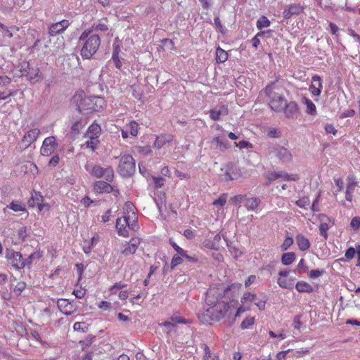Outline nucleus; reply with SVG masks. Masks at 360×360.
<instances>
[{
	"instance_id": "1",
	"label": "nucleus",
	"mask_w": 360,
	"mask_h": 360,
	"mask_svg": "<svg viewBox=\"0 0 360 360\" xmlns=\"http://www.w3.org/2000/svg\"><path fill=\"white\" fill-rule=\"evenodd\" d=\"M240 283L225 285L223 283H215L210 285L206 292L205 304L201 313L198 314V319L202 323H210L218 321L226 316L229 309L227 302L223 297L231 290H238Z\"/></svg>"
},
{
	"instance_id": "2",
	"label": "nucleus",
	"mask_w": 360,
	"mask_h": 360,
	"mask_svg": "<svg viewBox=\"0 0 360 360\" xmlns=\"http://www.w3.org/2000/svg\"><path fill=\"white\" fill-rule=\"evenodd\" d=\"M81 45L80 55L83 59H91L97 53L101 46V37L92 34L91 30H84L79 37Z\"/></svg>"
},
{
	"instance_id": "3",
	"label": "nucleus",
	"mask_w": 360,
	"mask_h": 360,
	"mask_svg": "<svg viewBox=\"0 0 360 360\" xmlns=\"http://www.w3.org/2000/svg\"><path fill=\"white\" fill-rule=\"evenodd\" d=\"M276 84L271 83L264 89L266 96L269 98V105L274 112H281L285 103V98L282 94L275 91Z\"/></svg>"
},
{
	"instance_id": "4",
	"label": "nucleus",
	"mask_w": 360,
	"mask_h": 360,
	"mask_svg": "<svg viewBox=\"0 0 360 360\" xmlns=\"http://www.w3.org/2000/svg\"><path fill=\"white\" fill-rule=\"evenodd\" d=\"M105 105V101L100 96L84 97L81 99L77 106L80 112H99Z\"/></svg>"
},
{
	"instance_id": "5",
	"label": "nucleus",
	"mask_w": 360,
	"mask_h": 360,
	"mask_svg": "<svg viewBox=\"0 0 360 360\" xmlns=\"http://www.w3.org/2000/svg\"><path fill=\"white\" fill-rule=\"evenodd\" d=\"M267 153L270 158L275 157L283 163H288L292 161V155L289 149L278 144H271L267 148Z\"/></svg>"
},
{
	"instance_id": "6",
	"label": "nucleus",
	"mask_w": 360,
	"mask_h": 360,
	"mask_svg": "<svg viewBox=\"0 0 360 360\" xmlns=\"http://www.w3.org/2000/svg\"><path fill=\"white\" fill-rule=\"evenodd\" d=\"M85 169L93 177L97 179L104 178L107 181H112L114 179L115 173L111 166H107V167L103 168L99 165H91L87 164L85 165Z\"/></svg>"
},
{
	"instance_id": "7",
	"label": "nucleus",
	"mask_w": 360,
	"mask_h": 360,
	"mask_svg": "<svg viewBox=\"0 0 360 360\" xmlns=\"http://www.w3.org/2000/svg\"><path fill=\"white\" fill-rule=\"evenodd\" d=\"M136 170V164L133 157L130 155L122 156L118 166V172L122 176H130Z\"/></svg>"
},
{
	"instance_id": "8",
	"label": "nucleus",
	"mask_w": 360,
	"mask_h": 360,
	"mask_svg": "<svg viewBox=\"0 0 360 360\" xmlns=\"http://www.w3.org/2000/svg\"><path fill=\"white\" fill-rule=\"evenodd\" d=\"M18 32L19 27L16 26H13L11 27H6V29H4L3 32L4 41L6 42L5 44L11 45V49L13 51L18 49V47L21 46L20 43L18 41V39L20 38L19 35L17 34V32Z\"/></svg>"
},
{
	"instance_id": "9",
	"label": "nucleus",
	"mask_w": 360,
	"mask_h": 360,
	"mask_svg": "<svg viewBox=\"0 0 360 360\" xmlns=\"http://www.w3.org/2000/svg\"><path fill=\"white\" fill-rule=\"evenodd\" d=\"M135 210L134 205L130 202H127L123 207V217L131 221L129 225L133 231H137L139 228L137 221V213Z\"/></svg>"
},
{
	"instance_id": "10",
	"label": "nucleus",
	"mask_w": 360,
	"mask_h": 360,
	"mask_svg": "<svg viewBox=\"0 0 360 360\" xmlns=\"http://www.w3.org/2000/svg\"><path fill=\"white\" fill-rule=\"evenodd\" d=\"M221 172L223 173L221 174V176L225 181H233L241 176L239 166L233 163L225 165L224 167L221 169Z\"/></svg>"
},
{
	"instance_id": "11",
	"label": "nucleus",
	"mask_w": 360,
	"mask_h": 360,
	"mask_svg": "<svg viewBox=\"0 0 360 360\" xmlns=\"http://www.w3.org/2000/svg\"><path fill=\"white\" fill-rule=\"evenodd\" d=\"M290 271L287 269L281 270L277 278L278 285L283 289L291 290L294 285L295 278L289 277Z\"/></svg>"
},
{
	"instance_id": "12",
	"label": "nucleus",
	"mask_w": 360,
	"mask_h": 360,
	"mask_svg": "<svg viewBox=\"0 0 360 360\" xmlns=\"http://www.w3.org/2000/svg\"><path fill=\"white\" fill-rule=\"evenodd\" d=\"M58 146L56 138L55 136H49L44 139L40 153L43 156H50L56 150Z\"/></svg>"
},
{
	"instance_id": "13",
	"label": "nucleus",
	"mask_w": 360,
	"mask_h": 360,
	"mask_svg": "<svg viewBox=\"0 0 360 360\" xmlns=\"http://www.w3.org/2000/svg\"><path fill=\"white\" fill-rule=\"evenodd\" d=\"M266 179L269 183H271L276 179H281L283 181H297L299 179V176L295 174H288L287 172H271L266 174Z\"/></svg>"
},
{
	"instance_id": "14",
	"label": "nucleus",
	"mask_w": 360,
	"mask_h": 360,
	"mask_svg": "<svg viewBox=\"0 0 360 360\" xmlns=\"http://www.w3.org/2000/svg\"><path fill=\"white\" fill-rule=\"evenodd\" d=\"M57 307L65 315H71L78 309L77 305L73 301L71 302L67 299H58L57 300Z\"/></svg>"
},
{
	"instance_id": "15",
	"label": "nucleus",
	"mask_w": 360,
	"mask_h": 360,
	"mask_svg": "<svg viewBox=\"0 0 360 360\" xmlns=\"http://www.w3.org/2000/svg\"><path fill=\"white\" fill-rule=\"evenodd\" d=\"M6 258L15 269H22L25 266V262L22 259L21 254L19 252H15L13 250L7 251Z\"/></svg>"
},
{
	"instance_id": "16",
	"label": "nucleus",
	"mask_w": 360,
	"mask_h": 360,
	"mask_svg": "<svg viewBox=\"0 0 360 360\" xmlns=\"http://www.w3.org/2000/svg\"><path fill=\"white\" fill-rule=\"evenodd\" d=\"M70 22L68 20H61L56 22H53L49 27V33L50 36H56L65 32L68 27L70 26Z\"/></svg>"
},
{
	"instance_id": "17",
	"label": "nucleus",
	"mask_w": 360,
	"mask_h": 360,
	"mask_svg": "<svg viewBox=\"0 0 360 360\" xmlns=\"http://www.w3.org/2000/svg\"><path fill=\"white\" fill-rule=\"evenodd\" d=\"M131 221L126 217H122V218H118L116 221V229L117 230V233L123 237H128L129 234V229H131L130 226Z\"/></svg>"
},
{
	"instance_id": "18",
	"label": "nucleus",
	"mask_w": 360,
	"mask_h": 360,
	"mask_svg": "<svg viewBox=\"0 0 360 360\" xmlns=\"http://www.w3.org/2000/svg\"><path fill=\"white\" fill-rule=\"evenodd\" d=\"M28 205L31 207L37 206L39 210L43 211L44 210H49V206L47 204L43 203V196L40 193L33 192L31 198L28 200Z\"/></svg>"
},
{
	"instance_id": "19",
	"label": "nucleus",
	"mask_w": 360,
	"mask_h": 360,
	"mask_svg": "<svg viewBox=\"0 0 360 360\" xmlns=\"http://www.w3.org/2000/svg\"><path fill=\"white\" fill-rule=\"evenodd\" d=\"M139 245V238H132L129 243L122 245V254L127 257V255L135 253Z\"/></svg>"
},
{
	"instance_id": "20",
	"label": "nucleus",
	"mask_w": 360,
	"mask_h": 360,
	"mask_svg": "<svg viewBox=\"0 0 360 360\" xmlns=\"http://www.w3.org/2000/svg\"><path fill=\"white\" fill-rule=\"evenodd\" d=\"M27 74L26 77L27 79L32 83L34 84L36 82H38L42 79V75L40 72V69L37 67H32L30 66L29 64H27Z\"/></svg>"
},
{
	"instance_id": "21",
	"label": "nucleus",
	"mask_w": 360,
	"mask_h": 360,
	"mask_svg": "<svg viewBox=\"0 0 360 360\" xmlns=\"http://www.w3.org/2000/svg\"><path fill=\"white\" fill-rule=\"evenodd\" d=\"M323 88L322 81L319 75L312 76V84L309 86V90L314 96H320Z\"/></svg>"
},
{
	"instance_id": "22",
	"label": "nucleus",
	"mask_w": 360,
	"mask_h": 360,
	"mask_svg": "<svg viewBox=\"0 0 360 360\" xmlns=\"http://www.w3.org/2000/svg\"><path fill=\"white\" fill-rule=\"evenodd\" d=\"M298 105L295 101H290L289 103H287L285 101V103L283 108L285 117L288 118L295 117L298 112Z\"/></svg>"
},
{
	"instance_id": "23",
	"label": "nucleus",
	"mask_w": 360,
	"mask_h": 360,
	"mask_svg": "<svg viewBox=\"0 0 360 360\" xmlns=\"http://www.w3.org/2000/svg\"><path fill=\"white\" fill-rule=\"evenodd\" d=\"M121 46H122V43L119 40V38H117V37L115 38V41L113 44V51H112V59L115 62V67L119 69L121 68L122 66V62L119 57V54L121 51Z\"/></svg>"
},
{
	"instance_id": "24",
	"label": "nucleus",
	"mask_w": 360,
	"mask_h": 360,
	"mask_svg": "<svg viewBox=\"0 0 360 360\" xmlns=\"http://www.w3.org/2000/svg\"><path fill=\"white\" fill-rule=\"evenodd\" d=\"M41 133L40 129L34 128L27 131L22 138V142L27 147L31 145L34 141L37 139Z\"/></svg>"
},
{
	"instance_id": "25",
	"label": "nucleus",
	"mask_w": 360,
	"mask_h": 360,
	"mask_svg": "<svg viewBox=\"0 0 360 360\" xmlns=\"http://www.w3.org/2000/svg\"><path fill=\"white\" fill-rule=\"evenodd\" d=\"M173 139L174 136L170 135V134H160L155 138V140L153 143V146L157 149H160L165 146L167 143L172 141Z\"/></svg>"
},
{
	"instance_id": "26",
	"label": "nucleus",
	"mask_w": 360,
	"mask_h": 360,
	"mask_svg": "<svg viewBox=\"0 0 360 360\" xmlns=\"http://www.w3.org/2000/svg\"><path fill=\"white\" fill-rule=\"evenodd\" d=\"M108 20L105 18L94 21L91 27L87 28V30H91V33L93 32H108Z\"/></svg>"
},
{
	"instance_id": "27",
	"label": "nucleus",
	"mask_w": 360,
	"mask_h": 360,
	"mask_svg": "<svg viewBox=\"0 0 360 360\" xmlns=\"http://www.w3.org/2000/svg\"><path fill=\"white\" fill-rule=\"evenodd\" d=\"M248 297H252V302L259 309L264 310L265 309L267 297L264 293H261L259 295L252 293L251 295H248Z\"/></svg>"
},
{
	"instance_id": "28",
	"label": "nucleus",
	"mask_w": 360,
	"mask_h": 360,
	"mask_svg": "<svg viewBox=\"0 0 360 360\" xmlns=\"http://www.w3.org/2000/svg\"><path fill=\"white\" fill-rule=\"evenodd\" d=\"M112 190V187L109 183L105 181H97L94 185V191L98 193H109Z\"/></svg>"
},
{
	"instance_id": "29",
	"label": "nucleus",
	"mask_w": 360,
	"mask_h": 360,
	"mask_svg": "<svg viewBox=\"0 0 360 360\" xmlns=\"http://www.w3.org/2000/svg\"><path fill=\"white\" fill-rule=\"evenodd\" d=\"M228 114V108L226 106L214 108L210 111V117L214 121L219 120L221 116Z\"/></svg>"
},
{
	"instance_id": "30",
	"label": "nucleus",
	"mask_w": 360,
	"mask_h": 360,
	"mask_svg": "<svg viewBox=\"0 0 360 360\" xmlns=\"http://www.w3.org/2000/svg\"><path fill=\"white\" fill-rule=\"evenodd\" d=\"M169 243L176 251V254L180 255L181 257L186 258L189 262H193L196 260L194 257L188 256L187 251L181 248L179 245H177L173 239H172V238L169 240Z\"/></svg>"
},
{
	"instance_id": "31",
	"label": "nucleus",
	"mask_w": 360,
	"mask_h": 360,
	"mask_svg": "<svg viewBox=\"0 0 360 360\" xmlns=\"http://www.w3.org/2000/svg\"><path fill=\"white\" fill-rule=\"evenodd\" d=\"M298 249L301 251H306L310 248L311 243L305 236L298 234L295 238Z\"/></svg>"
},
{
	"instance_id": "32",
	"label": "nucleus",
	"mask_w": 360,
	"mask_h": 360,
	"mask_svg": "<svg viewBox=\"0 0 360 360\" xmlns=\"http://www.w3.org/2000/svg\"><path fill=\"white\" fill-rule=\"evenodd\" d=\"M301 11V7L299 4H290L288 7L283 11V16L285 19L290 18L292 15L298 14Z\"/></svg>"
},
{
	"instance_id": "33",
	"label": "nucleus",
	"mask_w": 360,
	"mask_h": 360,
	"mask_svg": "<svg viewBox=\"0 0 360 360\" xmlns=\"http://www.w3.org/2000/svg\"><path fill=\"white\" fill-rule=\"evenodd\" d=\"M302 102L304 103L306 106L305 112L307 115L311 116H316L317 115V109L314 103L309 98L306 97H303L302 98Z\"/></svg>"
},
{
	"instance_id": "34",
	"label": "nucleus",
	"mask_w": 360,
	"mask_h": 360,
	"mask_svg": "<svg viewBox=\"0 0 360 360\" xmlns=\"http://www.w3.org/2000/svg\"><path fill=\"white\" fill-rule=\"evenodd\" d=\"M260 202L258 198H248L245 199V206L248 210L255 211Z\"/></svg>"
},
{
	"instance_id": "35",
	"label": "nucleus",
	"mask_w": 360,
	"mask_h": 360,
	"mask_svg": "<svg viewBox=\"0 0 360 360\" xmlns=\"http://www.w3.org/2000/svg\"><path fill=\"white\" fill-rule=\"evenodd\" d=\"M295 288L299 292H312L314 290L312 285L306 281H298Z\"/></svg>"
},
{
	"instance_id": "36",
	"label": "nucleus",
	"mask_w": 360,
	"mask_h": 360,
	"mask_svg": "<svg viewBox=\"0 0 360 360\" xmlns=\"http://www.w3.org/2000/svg\"><path fill=\"white\" fill-rule=\"evenodd\" d=\"M295 253L293 252H288L282 254L281 263L284 266H289L295 260Z\"/></svg>"
},
{
	"instance_id": "37",
	"label": "nucleus",
	"mask_w": 360,
	"mask_h": 360,
	"mask_svg": "<svg viewBox=\"0 0 360 360\" xmlns=\"http://www.w3.org/2000/svg\"><path fill=\"white\" fill-rule=\"evenodd\" d=\"M101 134V126L98 124H93L89 127L86 136L98 138Z\"/></svg>"
},
{
	"instance_id": "38",
	"label": "nucleus",
	"mask_w": 360,
	"mask_h": 360,
	"mask_svg": "<svg viewBox=\"0 0 360 360\" xmlns=\"http://www.w3.org/2000/svg\"><path fill=\"white\" fill-rule=\"evenodd\" d=\"M347 190H349L350 192L354 193L356 187L357 186L358 182L356 181V178L354 174H349L347 179Z\"/></svg>"
},
{
	"instance_id": "39",
	"label": "nucleus",
	"mask_w": 360,
	"mask_h": 360,
	"mask_svg": "<svg viewBox=\"0 0 360 360\" xmlns=\"http://www.w3.org/2000/svg\"><path fill=\"white\" fill-rule=\"evenodd\" d=\"M228 59V53L225 50L218 46L216 50L217 63H224Z\"/></svg>"
},
{
	"instance_id": "40",
	"label": "nucleus",
	"mask_w": 360,
	"mask_h": 360,
	"mask_svg": "<svg viewBox=\"0 0 360 360\" xmlns=\"http://www.w3.org/2000/svg\"><path fill=\"white\" fill-rule=\"evenodd\" d=\"M271 25V22L266 16L260 17L256 22V27L259 30L269 27Z\"/></svg>"
},
{
	"instance_id": "41",
	"label": "nucleus",
	"mask_w": 360,
	"mask_h": 360,
	"mask_svg": "<svg viewBox=\"0 0 360 360\" xmlns=\"http://www.w3.org/2000/svg\"><path fill=\"white\" fill-rule=\"evenodd\" d=\"M86 122L83 120H79L75 122L72 124L71 126V133L74 134H79L80 130L84 128V127L86 125Z\"/></svg>"
},
{
	"instance_id": "42",
	"label": "nucleus",
	"mask_w": 360,
	"mask_h": 360,
	"mask_svg": "<svg viewBox=\"0 0 360 360\" xmlns=\"http://www.w3.org/2000/svg\"><path fill=\"white\" fill-rule=\"evenodd\" d=\"M255 323V318L254 316H247L244 321H242L240 323V328L242 330H247L249 329L250 327L253 326Z\"/></svg>"
},
{
	"instance_id": "43",
	"label": "nucleus",
	"mask_w": 360,
	"mask_h": 360,
	"mask_svg": "<svg viewBox=\"0 0 360 360\" xmlns=\"http://www.w3.org/2000/svg\"><path fill=\"white\" fill-rule=\"evenodd\" d=\"M129 134L131 136L136 137L138 135L139 124L135 121H131L127 124Z\"/></svg>"
},
{
	"instance_id": "44",
	"label": "nucleus",
	"mask_w": 360,
	"mask_h": 360,
	"mask_svg": "<svg viewBox=\"0 0 360 360\" xmlns=\"http://www.w3.org/2000/svg\"><path fill=\"white\" fill-rule=\"evenodd\" d=\"M171 321L173 322V323H184V324H187V323H191V321H189V320H186L185 319L184 317H183L182 316H181L178 313H175V314H173L170 318Z\"/></svg>"
},
{
	"instance_id": "45",
	"label": "nucleus",
	"mask_w": 360,
	"mask_h": 360,
	"mask_svg": "<svg viewBox=\"0 0 360 360\" xmlns=\"http://www.w3.org/2000/svg\"><path fill=\"white\" fill-rule=\"evenodd\" d=\"M86 137L88 138V140L86 141V147L94 150L98 144V139L96 137L92 136Z\"/></svg>"
},
{
	"instance_id": "46",
	"label": "nucleus",
	"mask_w": 360,
	"mask_h": 360,
	"mask_svg": "<svg viewBox=\"0 0 360 360\" xmlns=\"http://www.w3.org/2000/svg\"><path fill=\"white\" fill-rule=\"evenodd\" d=\"M330 225L328 224L326 221L321 222L319 225V233L321 236H323L325 238H327L328 234L327 231L330 229Z\"/></svg>"
},
{
	"instance_id": "47",
	"label": "nucleus",
	"mask_w": 360,
	"mask_h": 360,
	"mask_svg": "<svg viewBox=\"0 0 360 360\" xmlns=\"http://www.w3.org/2000/svg\"><path fill=\"white\" fill-rule=\"evenodd\" d=\"M126 286H127V284L124 283H122V282L115 283L110 288V292L112 294H116L119 290H122L123 288H124Z\"/></svg>"
},
{
	"instance_id": "48",
	"label": "nucleus",
	"mask_w": 360,
	"mask_h": 360,
	"mask_svg": "<svg viewBox=\"0 0 360 360\" xmlns=\"http://www.w3.org/2000/svg\"><path fill=\"white\" fill-rule=\"evenodd\" d=\"M75 331L86 332L88 330V326L85 322H76L73 325Z\"/></svg>"
},
{
	"instance_id": "49",
	"label": "nucleus",
	"mask_w": 360,
	"mask_h": 360,
	"mask_svg": "<svg viewBox=\"0 0 360 360\" xmlns=\"http://www.w3.org/2000/svg\"><path fill=\"white\" fill-rule=\"evenodd\" d=\"M9 209L14 212L25 211V207L18 202H11L7 206Z\"/></svg>"
},
{
	"instance_id": "50",
	"label": "nucleus",
	"mask_w": 360,
	"mask_h": 360,
	"mask_svg": "<svg viewBox=\"0 0 360 360\" xmlns=\"http://www.w3.org/2000/svg\"><path fill=\"white\" fill-rule=\"evenodd\" d=\"M136 150L139 154L148 155L152 153V148L150 146H137Z\"/></svg>"
},
{
	"instance_id": "51",
	"label": "nucleus",
	"mask_w": 360,
	"mask_h": 360,
	"mask_svg": "<svg viewBox=\"0 0 360 360\" xmlns=\"http://www.w3.org/2000/svg\"><path fill=\"white\" fill-rule=\"evenodd\" d=\"M296 205L300 207H303L304 209H307V207L310 204V200L309 197H303L300 198L297 201H296Z\"/></svg>"
},
{
	"instance_id": "52",
	"label": "nucleus",
	"mask_w": 360,
	"mask_h": 360,
	"mask_svg": "<svg viewBox=\"0 0 360 360\" xmlns=\"http://www.w3.org/2000/svg\"><path fill=\"white\" fill-rule=\"evenodd\" d=\"M248 295H252L251 292H245L243 294V296L242 297L240 302L242 305L248 307L249 309L250 308L251 303H252V297H248Z\"/></svg>"
},
{
	"instance_id": "53",
	"label": "nucleus",
	"mask_w": 360,
	"mask_h": 360,
	"mask_svg": "<svg viewBox=\"0 0 360 360\" xmlns=\"http://www.w3.org/2000/svg\"><path fill=\"white\" fill-rule=\"evenodd\" d=\"M325 273L323 269H312L308 272L310 278H317Z\"/></svg>"
},
{
	"instance_id": "54",
	"label": "nucleus",
	"mask_w": 360,
	"mask_h": 360,
	"mask_svg": "<svg viewBox=\"0 0 360 360\" xmlns=\"http://www.w3.org/2000/svg\"><path fill=\"white\" fill-rule=\"evenodd\" d=\"M227 195L222 194L216 200L213 202V205L216 206L223 207L226 202Z\"/></svg>"
},
{
	"instance_id": "55",
	"label": "nucleus",
	"mask_w": 360,
	"mask_h": 360,
	"mask_svg": "<svg viewBox=\"0 0 360 360\" xmlns=\"http://www.w3.org/2000/svg\"><path fill=\"white\" fill-rule=\"evenodd\" d=\"M182 257L180 255L175 254L173 255L172 262H171V267L174 269V267L180 265V264L183 262L181 258Z\"/></svg>"
},
{
	"instance_id": "56",
	"label": "nucleus",
	"mask_w": 360,
	"mask_h": 360,
	"mask_svg": "<svg viewBox=\"0 0 360 360\" xmlns=\"http://www.w3.org/2000/svg\"><path fill=\"white\" fill-rule=\"evenodd\" d=\"M294 243L293 239L291 236H287L285 240H283L282 245H281V249L283 250H287L289 249L290 245H292Z\"/></svg>"
},
{
	"instance_id": "57",
	"label": "nucleus",
	"mask_w": 360,
	"mask_h": 360,
	"mask_svg": "<svg viewBox=\"0 0 360 360\" xmlns=\"http://www.w3.org/2000/svg\"><path fill=\"white\" fill-rule=\"evenodd\" d=\"M236 146L238 147L239 149H252L253 148V145L246 140L240 141L236 143Z\"/></svg>"
},
{
	"instance_id": "58",
	"label": "nucleus",
	"mask_w": 360,
	"mask_h": 360,
	"mask_svg": "<svg viewBox=\"0 0 360 360\" xmlns=\"http://www.w3.org/2000/svg\"><path fill=\"white\" fill-rule=\"evenodd\" d=\"M334 180H335V184L338 187V189L336 190L335 193V194H337V193L342 191V190L343 188V186H344V182H343L342 178H340V177H335Z\"/></svg>"
},
{
	"instance_id": "59",
	"label": "nucleus",
	"mask_w": 360,
	"mask_h": 360,
	"mask_svg": "<svg viewBox=\"0 0 360 360\" xmlns=\"http://www.w3.org/2000/svg\"><path fill=\"white\" fill-rule=\"evenodd\" d=\"M297 269H298V271L300 274H303V273L306 272V271L307 269V266L306 265V262L304 259H301L298 262Z\"/></svg>"
},
{
	"instance_id": "60",
	"label": "nucleus",
	"mask_w": 360,
	"mask_h": 360,
	"mask_svg": "<svg viewBox=\"0 0 360 360\" xmlns=\"http://www.w3.org/2000/svg\"><path fill=\"white\" fill-rule=\"evenodd\" d=\"M356 253V249H354V248H349L346 250L345 256L347 259H351L355 257Z\"/></svg>"
},
{
	"instance_id": "61",
	"label": "nucleus",
	"mask_w": 360,
	"mask_h": 360,
	"mask_svg": "<svg viewBox=\"0 0 360 360\" xmlns=\"http://www.w3.org/2000/svg\"><path fill=\"white\" fill-rule=\"evenodd\" d=\"M350 226L354 230L358 229L360 227V217L352 218L350 221Z\"/></svg>"
},
{
	"instance_id": "62",
	"label": "nucleus",
	"mask_w": 360,
	"mask_h": 360,
	"mask_svg": "<svg viewBox=\"0 0 360 360\" xmlns=\"http://www.w3.org/2000/svg\"><path fill=\"white\" fill-rule=\"evenodd\" d=\"M213 141L215 142L217 146L221 149H226L227 148L224 141L219 137H215Z\"/></svg>"
},
{
	"instance_id": "63",
	"label": "nucleus",
	"mask_w": 360,
	"mask_h": 360,
	"mask_svg": "<svg viewBox=\"0 0 360 360\" xmlns=\"http://www.w3.org/2000/svg\"><path fill=\"white\" fill-rule=\"evenodd\" d=\"M204 245L210 250H217V244L210 240H206L203 243Z\"/></svg>"
},
{
	"instance_id": "64",
	"label": "nucleus",
	"mask_w": 360,
	"mask_h": 360,
	"mask_svg": "<svg viewBox=\"0 0 360 360\" xmlns=\"http://www.w3.org/2000/svg\"><path fill=\"white\" fill-rule=\"evenodd\" d=\"M325 130L326 133L333 134L334 136H335L337 133L335 127L333 124H326L325 126Z\"/></svg>"
}]
</instances>
